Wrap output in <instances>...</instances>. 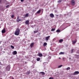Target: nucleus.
<instances>
[{"instance_id": "nucleus-1", "label": "nucleus", "mask_w": 79, "mask_h": 79, "mask_svg": "<svg viewBox=\"0 0 79 79\" xmlns=\"http://www.w3.org/2000/svg\"><path fill=\"white\" fill-rule=\"evenodd\" d=\"M20 32V30L19 28H17L15 32V34L16 35H19V32Z\"/></svg>"}, {"instance_id": "nucleus-2", "label": "nucleus", "mask_w": 79, "mask_h": 79, "mask_svg": "<svg viewBox=\"0 0 79 79\" xmlns=\"http://www.w3.org/2000/svg\"><path fill=\"white\" fill-rule=\"evenodd\" d=\"M10 65H8L6 67V69L7 70V71H10Z\"/></svg>"}, {"instance_id": "nucleus-3", "label": "nucleus", "mask_w": 79, "mask_h": 79, "mask_svg": "<svg viewBox=\"0 0 79 79\" xmlns=\"http://www.w3.org/2000/svg\"><path fill=\"white\" fill-rule=\"evenodd\" d=\"M71 3L72 5H75V1L72 0L71 1Z\"/></svg>"}, {"instance_id": "nucleus-4", "label": "nucleus", "mask_w": 79, "mask_h": 79, "mask_svg": "<svg viewBox=\"0 0 79 79\" xmlns=\"http://www.w3.org/2000/svg\"><path fill=\"white\" fill-rule=\"evenodd\" d=\"M50 37V36H48L46 37L45 38V40H46V41H48Z\"/></svg>"}, {"instance_id": "nucleus-5", "label": "nucleus", "mask_w": 79, "mask_h": 79, "mask_svg": "<svg viewBox=\"0 0 79 79\" xmlns=\"http://www.w3.org/2000/svg\"><path fill=\"white\" fill-rule=\"evenodd\" d=\"M79 73V72L78 71H75L73 73V75H77Z\"/></svg>"}, {"instance_id": "nucleus-6", "label": "nucleus", "mask_w": 79, "mask_h": 79, "mask_svg": "<svg viewBox=\"0 0 79 79\" xmlns=\"http://www.w3.org/2000/svg\"><path fill=\"white\" fill-rule=\"evenodd\" d=\"M19 17L18 16L17 18L16 21L17 22H19V21H21V19H19Z\"/></svg>"}, {"instance_id": "nucleus-7", "label": "nucleus", "mask_w": 79, "mask_h": 79, "mask_svg": "<svg viewBox=\"0 0 79 79\" xmlns=\"http://www.w3.org/2000/svg\"><path fill=\"white\" fill-rule=\"evenodd\" d=\"M50 17L51 18H54V15H53V14L51 13L50 14Z\"/></svg>"}, {"instance_id": "nucleus-8", "label": "nucleus", "mask_w": 79, "mask_h": 79, "mask_svg": "<svg viewBox=\"0 0 79 79\" xmlns=\"http://www.w3.org/2000/svg\"><path fill=\"white\" fill-rule=\"evenodd\" d=\"M25 24L27 25H29V20H27L26 21Z\"/></svg>"}, {"instance_id": "nucleus-9", "label": "nucleus", "mask_w": 79, "mask_h": 79, "mask_svg": "<svg viewBox=\"0 0 79 79\" xmlns=\"http://www.w3.org/2000/svg\"><path fill=\"white\" fill-rule=\"evenodd\" d=\"M2 33H3L4 34L5 32H6V31H5V28H4L3 29L2 31Z\"/></svg>"}, {"instance_id": "nucleus-10", "label": "nucleus", "mask_w": 79, "mask_h": 79, "mask_svg": "<svg viewBox=\"0 0 79 79\" xmlns=\"http://www.w3.org/2000/svg\"><path fill=\"white\" fill-rule=\"evenodd\" d=\"M76 42H77L76 39H75V40L74 41L72 40V42H73V44H75L76 43Z\"/></svg>"}, {"instance_id": "nucleus-11", "label": "nucleus", "mask_w": 79, "mask_h": 79, "mask_svg": "<svg viewBox=\"0 0 79 79\" xmlns=\"http://www.w3.org/2000/svg\"><path fill=\"white\" fill-rule=\"evenodd\" d=\"M13 55H16L17 54V52L16 51H14L13 52Z\"/></svg>"}, {"instance_id": "nucleus-12", "label": "nucleus", "mask_w": 79, "mask_h": 79, "mask_svg": "<svg viewBox=\"0 0 79 79\" xmlns=\"http://www.w3.org/2000/svg\"><path fill=\"white\" fill-rule=\"evenodd\" d=\"M38 56H40V57H42V54L39 53L38 54Z\"/></svg>"}, {"instance_id": "nucleus-13", "label": "nucleus", "mask_w": 79, "mask_h": 79, "mask_svg": "<svg viewBox=\"0 0 79 79\" xmlns=\"http://www.w3.org/2000/svg\"><path fill=\"white\" fill-rule=\"evenodd\" d=\"M34 43H32L30 45V46L31 47H33V46H34Z\"/></svg>"}, {"instance_id": "nucleus-14", "label": "nucleus", "mask_w": 79, "mask_h": 79, "mask_svg": "<svg viewBox=\"0 0 79 79\" xmlns=\"http://www.w3.org/2000/svg\"><path fill=\"white\" fill-rule=\"evenodd\" d=\"M29 16V13H26L25 15V17H28Z\"/></svg>"}, {"instance_id": "nucleus-15", "label": "nucleus", "mask_w": 79, "mask_h": 79, "mask_svg": "<svg viewBox=\"0 0 79 79\" xmlns=\"http://www.w3.org/2000/svg\"><path fill=\"white\" fill-rule=\"evenodd\" d=\"M47 45V43H44L43 44V46H44V47H45Z\"/></svg>"}, {"instance_id": "nucleus-16", "label": "nucleus", "mask_w": 79, "mask_h": 79, "mask_svg": "<svg viewBox=\"0 0 79 79\" xmlns=\"http://www.w3.org/2000/svg\"><path fill=\"white\" fill-rule=\"evenodd\" d=\"M40 74H41V75H45V73L43 72H40Z\"/></svg>"}, {"instance_id": "nucleus-17", "label": "nucleus", "mask_w": 79, "mask_h": 79, "mask_svg": "<svg viewBox=\"0 0 79 79\" xmlns=\"http://www.w3.org/2000/svg\"><path fill=\"white\" fill-rule=\"evenodd\" d=\"M63 41V39H60L59 40V42L60 43H61V42H62Z\"/></svg>"}, {"instance_id": "nucleus-18", "label": "nucleus", "mask_w": 79, "mask_h": 79, "mask_svg": "<svg viewBox=\"0 0 79 79\" xmlns=\"http://www.w3.org/2000/svg\"><path fill=\"white\" fill-rule=\"evenodd\" d=\"M41 11V10H38L37 11V12L36 13L37 14H39V13H40Z\"/></svg>"}, {"instance_id": "nucleus-19", "label": "nucleus", "mask_w": 79, "mask_h": 79, "mask_svg": "<svg viewBox=\"0 0 79 79\" xmlns=\"http://www.w3.org/2000/svg\"><path fill=\"white\" fill-rule=\"evenodd\" d=\"M64 53L63 52H61L59 53V55H64Z\"/></svg>"}, {"instance_id": "nucleus-20", "label": "nucleus", "mask_w": 79, "mask_h": 79, "mask_svg": "<svg viewBox=\"0 0 79 79\" xmlns=\"http://www.w3.org/2000/svg\"><path fill=\"white\" fill-rule=\"evenodd\" d=\"M40 58H38L37 59V61H40Z\"/></svg>"}, {"instance_id": "nucleus-21", "label": "nucleus", "mask_w": 79, "mask_h": 79, "mask_svg": "<svg viewBox=\"0 0 79 79\" xmlns=\"http://www.w3.org/2000/svg\"><path fill=\"white\" fill-rule=\"evenodd\" d=\"M10 47L11 48H12V49H14V48H15V47L13 46H12V45H11L10 46Z\"/></svg>"}, {"instance_id": "nucleus-22", "label": "nucleus", "mask_w": 79, "mask_h": 79, "mask_svg": "<svg viewBox=\"0 0 79 79\" xmlns=\"http://www.w3.org/2000/svg\"><path fill=\"white\" fill-rule=\"evenodd\" d=\"M57 32H60V30L58 29L56 30Z\"/></svg>"}, {"instance_id": "nucleus-23", "label": "nucleus", "mask_w": 79, "mask_h": 79, "mask_svg": "<svg viewBox=\"0 0 79 79\" xmlns=\"http://www.w3.org/2000/svg\"><path fill=\"white\" fill-rule=\"evenodd\" d=\"M10 5H7V6H6V8H8L9 7H10Z\"/></svg>"}, {"instance_id": "nucleus-24", "label": "nucleus", "mask_w": 79, "mask_h": 79, "mask_svg": "<svg viewBox=\"0 0 79 79\" xmlns=\"http://www.w3.org/2000/svg\"><path fill=\"white\" fill-rule=\"evenodd\" d=\"M73 52H74V49H72L71 50V53H73Z\"/></svg>"}, {"instance_id": "nucleus-25", "label": "nucleus", "mask_w": 79, "mask_h": 79, "mask_svg": "<svg viewBox=\"0 0 79 79\" xmlns=\"http://www.w3.org/2000/svg\"><path fill=\"white\" fill-rule=\"evenodd\" d=\"M38 32V30H36V31H34V33H37Z\"/></svg>"}, {"instance_id": "nucleus-26", "label": "nucleus", "mask_w": 79, "mask_h": 79, "mask_svg": "<svg viewBox=\"0 0 79 79\" xmlns=\"http://www.w3.org/2000/svg\"><path fill=\"white\" fill-rule=\"evenodd\" d=\"M62 66H63V65H60L59 66L58 68H61V67Z\"/></svg>"}, {"instance_id": "nucleus-27", "label": "nucleus", "mask_w": 79, "mask_h": 79, "mask_svg": "<svg viewBox=\"0 0 79 79\" xmlns=\"http://www.w3.org/2000/svg\"><path fill=\"white\" fill-rule=\"evenodd\" d=\"M55 30V28H52L51 30V31H54Z\"/></svg>"}, {"instance_id": "nucleus-28", "label": "nucleus", "mask_w": 79, "mask_h": 79, "mask_svg": "<svg viewBox=\"0 0 79 79\" xmlns=\"http://www.w3.org/2000/svg\"><path fill=\"white\" fill-rule=\"evenodd\" d=\"M14 17H15V16L14 15H12L11 16L12 18H13Z\"/></svg>"}, {"instance_id": "nucleus-29", "label": "nucleus", "mask_w": 79, "mask_h": 79, "mask_svg": "<svg viewBox=\"0 0 79 79\" xmlns=\"http://www.w3.org/2000/svg\"><path fill=\"white\" fill-rule=\"evenodd\" d=\"M69 69H70V67H68L67 68V70H69Z\"/></svg>"}, {"instance_id": "nucleus-30", "label": "nucleus", "mask_w": 79, "mask_h": 79, "mask_svg": "<svg viewBox=\"0 0 79 79\" xmlns=\"http://www.w3.org/2000/svg\"><path fill=\"white\" fill-rule=\"evenodd\" d=\"M61 2V0H60L58 1V3H60Z\"/></svg>"}, {"instance_id": "nucleus-31", "label": "nucleus", "mask_w": 79, "mask_h": 79, "mask_svg": "<svg viewBox=\"0 0 79 79\" xmlns=\"http://www.w3.org/2000/svg\"><path fill=\"white\" fill-rule=\"evenodd\" d=\"M30 74V72H28L27 73V74Z\"/></svg>"}, {"instance_id": "nucleus-32", "label": "nucleus", "mask_w": 79, "mask_h": 79, "mask_svg": "<svg viewBox=\"0 0 79 79\" xmlns=\"http://www.w3.org/2000/svg\"><path fill=\"white\" fill-rule=\"evenodd\" d=\"M24 1V0H21V2H23Z\"/></svg>"}, {"instance_id": "nucleus-33", "label": "nucleus", "mask_w": 79, "mask_h": 79, "mask_svg": "<svg viewBox=\"0 0 79 79\" xmlns=\"http://www.w3.org/2000/svg\"><path fill=\"white\" fill-rule=\"evenodd\" d=\"M1 3V0H0V3Z\"/></svg>"}, {"instance_id": "nucleus-34", "label": "nucleus", "mask_w": 79, "mask_h": 79, "mask_svg": "<svg viewBox=\"0 0 79 79\" xmlns=\"http://www.w3.org/2000/svg\"><path fill=\"white\" fill-rule=\"evenodd\" d=\"M63 60H64V58H63Z\"/></svg>"}, {"instance_id": "nucleus-35", "label": "nucleus", "mask_w": 79, "mask_h": 79, "mask_svg": "<svg viewBox=\"0 0 79 79\" xmlns=\"http://www.w3.org/2000/svg\"><path fill=\"white\" fill-rule=\"evenodd\" d=\"M12 79H14V78H12Z\"/></svg>"}, {"instance_id": "nucleus-36", "label": "nucleus", "mask_w": 79, "mask_h": 79, "mask_svg": "<svg viewBox=\"0 0 79 79\" xmlns=\"http://www.w3.org/2000/svg\"><path fill=\"white\" fill-rule=\"evenodd\" d=\"M56 16H58V15H57Z\"/></svg>"}, {"instance_id": "nucleus-37", "label": "nucleus", "mask_w": 79, "mask_h": 79, "mask_svg": "<svg viewBox=\"0 0 79 79\" xmlns=\"http://www.w3.org/2000/svg\"><path fill=\"white\" fill-rule=\"evenodd\" d=\"M59 59H60V57L59 58Z\"/></svg>"}]
</instances>
